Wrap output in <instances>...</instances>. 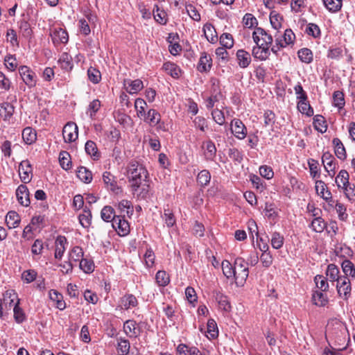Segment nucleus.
Returning <instances> with one entry per match:
<instances>
[{
  "label": "nucleus",
  "mask_w": 355,
  "mask_h": 355,
  "mask_svg": "<svg viewBox=\"0 0 355 355\" xmlns=\"http://www.w3.org/2000/svg\"><path fill=\"white\" fill-rule=\"evenodd\" d=\"M326 337L334 340L338 345H343L349 340V335L346 324L338 319L329 321Z\"/></svg>",
  "instance_id": "f257e3e1"
},
{
  "label": "nucleus",
  "mask_w": 355,
  "mask_h": 355,
  "mask_svg": "<svg viewBox=\"0 0 355 355\" xmlns=\"http://www.w3.org/2000/svg\"><path fill=\"white\" fill-rule=\"evenodd\" d=\"M128 178L131 183L133 193L137 191L143 181L148 177L147 170L136 161H132L128 166Z\"/></svg>",
  "instance_id": "f03ea898"
},
{
  "label": "nucleus",
  "mask_w": 355,
  "mask_h": 355,
  "mask_svg": "<svg viewBox=\"0 0 355 355\" xmlns=\"http://www.w3.org/2000/svg\"><path fill=\"white\" fill-rule=\"evenodd\" d=\"M248 265V263L243 258L237 257L235 259L234 269L236 270L235 283L237 286H241L245 282L249 275Z\"/></svg>",
  "instance_id": "7ed1b4c3"
},
{
  "label": "nucleus",
  "mask_w": 355,
  "mask_h": 355,
  "mask_svg": "<svg viewBox=\"0 0 355 355\" xmlns=\"http://www.w3.org/2000/svg\"><path fill=\"white\" fill-rule=\"evenodd\" d=\"M252 39L256 44H263V46L268 48H270L273 41L272 35L260 27H257L254 29L252 33Z\"/></svg>",
  "instance_id": "20e7f679"
},
{
  "label": "nucleus",
  "mask_w": 355,
  "mask_h": 355,
  "mask_svg": "<svg viewBox=\"0 0 355 355\" xmlns=\"http://www.w3.org/2000/svg\"><path fill=\"white\" fill-rule=\"evenodd\" d=\"M19 73L24 83L28 87H35L36 85L37 76L28 67L23 65L19 67Z\"/></svg>",
  "instance_id": "39448f33"
},
{
  "label": "nucleus",
  "mask_w": 355,
  "mask_h": 355,
  "mask_svg": "<svg viewBox=\"0 0 355 355\" xmlns=\"http://www.w3.org/2000/svg\"><path fill=\"white\" fill-rule=\"evenodd\" d=\"M62 135L65 142L71 143L76 141L78 135L77 125L73 122H68L63 128Z\"/></svg>",
  "instance_id": "423d86ee"
},
{
  "label": "nucleus",
  "mask_w": 355,
  "mask_h": 355,
  "mask_svg": "<svg viewBox=\"0 0 355 355\" xmlns=\"http://www.w3.org/2000/svg\"><path fill=\"white\" fill-rule=\"evenodd\" d=\"M230 129L232 133L238 139L242 140L247 135V128L241 120L234 119L230 123Z\"/></svg>",
  "instance_id": "0eeeda50"
},
{
  "label": "nucleus",
  "mask_w": 355,
  "mask_h": 355,
  "mask_svg": "<svg viewBox=\"0 0 355 355\" xmlns=\"http://www.w3.org/2000/svg\"><path fill=\"white\" fill-rule=\"evenodd\" d=\"M103 181L107 190H110L115 194H119L122 192L121 187L117 185L116 177L110 172L105 171L103 173Z\"/></svg>",
  "instance_id": "6e6552de"
},
{
  "label": "nucleus",
  "mask_w": 355,
  "mask_h": 355,
  "mask_svg": "<svg viewBox=\"0 0 355 355\" xmlns=\"http://www.w3.org/2000/svg\"><path fill=\"white\" fill-rule=\"evenodd\" d=\"M19 175L24 183L26 184L31 182L33 175V168L28 159L23 160L19 164Z\"/></svg>",
  "instance_id": "1a4fd4ad"
},
{
  "label": "nucleus",
  "mask_w": 355,
  "mask_h": 355,
  "mask_svg": "<svg viewBox=\"0 0 355 355\" xmlns=\"http://www.w3.org/2000/svg\"><path fill=\"white\" fill-rule=\"evenodd\" d=\"M112 227L121 236H126L130 232V225L121 215L115 217L114 220L112 221Z\"/></svg>",
  "instance_id": "9d476101"
},
{
  "label": "nucleus",
  "mask_w": 355,
  "mask_h": 355,
  "mask_svg": "<svg viewBox=\"0 0 355 355\" xmlns=\"http://www.w3.org/2000/svg\"><path fill=\"white\" fill-rule=\"evenodd\" d=\"M52 41L55 45L66 44L69 40L67 32L62 28H53L51 33Z\"/></svg>",
  "instance_id": "9b49d317"
},
{
  "label": "nucleus",
  "mask_w": 355,
  "mask_h": 355,
  "mask_svg": "<svg viewBox=\"0 0 355 355\" xmlns=\"http://www.w3.org/2000/svg\"><path fill=\"white\" fill-rule=\"evenodd\" d=\"M123 87L125 91L130 94H135L144 88V84L140 79L134 80L125 79L123 81Z\"/></svg>",
  "instance_id": "f8f14e48"
},
{
  "label": "nucleus",
  "mask_w": 355,
  "mask_h": 355,
  "mask_svg": "<svg viewBox=\"0 0 355 355\" xmlns=\"http://www.w3.org/2000/svg\"><path fill=\"white\" fill-rule=\"evenodd\" d=\"M257 248L262 252L260 256V261L262 266L265 268H269L272 263L273 258L270 252L268 251V245L267 243L257 245Z\"/></svg>",
  "instance_id": "ddd939ff"
},
{
  "label": "nucleus",
  "mask_w": 355,
  "mask_h": 355,
  "mask_svg": "<svg viewBox=\"0 0 355 355\" xmlns=\"http://www.w3.org/2000/svg\"><path fill=\"white\" fill-rule=\"evenodd\" d=\"M263 45V44H256L252 50V56L261 61L267 60L270 55V48Z\"/></svg>",
  "instance_id": "4468645a"
},
{
  "label": "nucleus",
  "mask_w": 355,
  "mask_h": 355,
  "mask_svg": "<svg viewBox=\"0 0 355 355\" xmlns=\"http://www.w3.org/2000/svg\"><path fill=\"white\" fill-rule=\"evenodd\" d=\"M68 242L64 236H58L55 241L54 257L56 259L60 260L66 250V245Z\"/></svg>",
  "instance_id": "2eb2a0df"
},
{
  "label": "nucleus",
  "mask_w": 355,
  "mask_h": 355,
  "mask_svg": "<svg viewBox=\"0 0 355 355\" xmlns=\"http://www.w3.org/2000/svg\"><path fill=\"white\" fill-rule=\"evenodd\" d=\"M16 196L19 204L22 206H29L31 202L29 198V191L27 187L24 184H20L16 190Z\"/></svg>",
  "instance_id": "dca6fc26"
},
{
  "label": "nucleus",
  "mask_w": 355,
  "mask_h": 355,
  "mask_svg": "<svg viewBox=\"0 0 355 355\" xmlns=\"http://www.w3.org/2000/svg\"><path fill=\"white\" fill-rule=\"evenodd\" d=\"M336 284V288L340 295H343L345 298L350 294L351 292V283L347 277H342L338 280Z\"/></svg>",
  "instance_id": "f3484780"
},
{
  "label": "nucleus",
  "mask_w": 355,
  "mask_h": 355,
  "mask_svg": "<svg viewBox=\"0 0 355 355\" xmlns=\"http://www.w3.org/2000/svg\"><path fill=\"white\" fill-rule=\"evenodd\" d=\"M123 331L129 338H137L139 336L140 330L137 327L136 321L128 320L123 323Z\"/></svg>",
  "instance_id": "a211bd4d"
},
{
  "label": "nucleus",
  "mask_w": 355,
  "mask_h": 355,
  "mask_svg": "<svg viewBox=\"0 0 355 355\" xmlns=\"http://www.w3.org/2000/svg\"><path fill=\"white\" fill-rule=\"evenodd\" d=\"M275 42L280 45V46H286L289 44H293L295 40V35L291 29H286L284 31L283 36L275 35Z\"/></svg>",
  "instance_id": "6ab92c4d"
},
{
  "label": "nucleus",
  "mask_w": 355,
  "mask_h": 355,
  "mask_svg": "<svg viewBox=\"0 0 355 355\" xmlns=\"http://www.w3.org/2000/svg\"><path fill=\"white\" fill-rule=\"evenodd\" d=\"M211 66L212 60L211 56L205 52L202 53L197 65L198 71L200 73L208 72L210 71Z\"/></svg>",
  "instance_id": "aec40b11"
},
{
  "label": "nucleus",
  "mask_w": 355,
  "mask_h": 355,
  "mask_svg": "<svg viewBox=\"0 0 355 355\" xmlns=\"http://www.w3.org/2000/svg\"><path fill=\"white\" fill-rule=\"evenodd\" d=\"M322 162L327 172L333 177L335 175L336 162L332 155L328 152L323 153Z\"/></svg>",
  "instance_id": "412c9836"
},
{
  "label": "nucleus",
  "mask_w": 355,
  "mask_h": 355,
  "mask_svg": "<svg viewBox=\"0 0 355 355\" xmlns=\"http://www.w3.org/2000/svg\"><path fill=\"white\" fill-rule=\"evenodd\" d=\"M120 306L124 310H128L138 305V300L132 294H125L120 298Z\"/></svg>",
  "instance_id": "4be33fe9"
},
{
  "label": "nucleus",
  "mask_w": 355,
  "mask_h": 355,
  "mask_svg": "<svg viewBox=\"0 0 355 355\" xmlns=\"http://www.w3.org/2000/svg\"><path fill=\"white\" fill-rule=\"evenodd\" d=\"M115 206L117 207L119 211L121 214H122V216L123 217L127 216L128 217L130 218L133 214V205L132 202L128 200H122L119 202L117 205H115Z\"/></svg>",
  "instance_id": "5701e85b"
},
{
  "label": "nucleus",
  "mask_w": 355,
  "mask_h": 355,
  "mask_svg": "<svg viewBox=\"0 0 355 355\" xmlns=\"http://www.w3.org/2000/svg\"><path fill=\"white\" fill-rule=\"evenodd\" d=\"M144 117V121L152 126L158 125L159 128H162L160 125L161 115L154 109H150Z\"/></svg>",
  "instance_id": "b1692460"
},
{
  "label": "nucleus",
  "mask_w": 355,
  "mask_h": 355,
  "mask_svg": "<svg viewBox=\"0 0 355 355\" xmlns=\"http://www.w3.org/2000/svg\"><path fill=\"white\" fill-rule=\"evenodd\" d=\"M178 355H203L198 348L186 344H179L176 348Z\"/></svg>",
  "instance_id": "393cba45"
},
{
  "label": "nucleus",
  "mask_w": 355,
  "mask_h": 355,
  "mask_svg": "<svg viewBox=\"0 0 355 355\" xmlns=\"http://www.w3.org/2000/svg\"><path fill=\"white\" fill-rule=\"evenodd\" d=\"M236 59L239 66L243 69L248 67L252 60L250 54L243 49H239L237 51Z\"/></svg>",
  "instance_id": "a878e982"
},
{
  "label": "nucleus",
  "mask_w": 355,
  "mask_h": 355,
  "mask_svg": "<svg viewBox=\"0 0 355 355\" xmlns=\"http://www.w3.org/2000/svg\"><path fill=\"white\" fill-rule=\"evenodd\" d=\"M3 302L4 303L5 309L6 310H10L12 307H14L15 301L19 300L17 297V293L14 290L6 291L3 294Z\"/></svg>",
  "instance_id": "bb28decb"
},
{
  "label": "nucleus",
  "mask_w": 355,
  "mask_h": 355,
  "mask_svg": "<svg viewBox=\"0 0 355 355\" xmlns=\"http://www.w3.org/2000/svg\"><path fill=\"white\" fill-rule=\"evenodd\" d=\"M49 298L55 303L56 307L60 310H64L66 308V304L63 300V296L55 290L49 291Z\"/></svg>",
  "instance_id": "cd10ccee"
},
{
  "label": "nucleus",
  "mask_w": 355,
  "mask_h": 355,
  "mask_svg": "<svg viewBox=\"0 0 355 355\" xmlns=\"http://www.w3.org/2000/svg\"><path fill=\"white\" fill-rule=\"evenodd\" d=\"M163 69L174 78H178L181 73L180 68L175 63L167 62L163 64Z\"/></svg>",
  "instance_id": "c85d7f7f"
},
{
  "label": "nucleus",
  "mask_w": 355,
  "mask_h": 355,
  "mask_svg": "<svg viewBox=\"0 0 355 355\" xmlns=\"http://www.w3.org/2000/svg\"><path fill=\"white\" fill-rule=\"evenodd\" d=\"M6 222L8 228H15L20 223V216L16 211H10L6 215Z\"/></svg>",
  "instance_id": "c756f323"
},
{
  "label": "nucleus",
  "mask_w": 355,
  "mask_h": 355,
  "mask_svg": "<svg viewBox=\"0 0 355 355\" xmlns=\"http://www.w3.org/2000/svg\"><path fill=\"white\" fill-rule=\"evenodd\" d=\"M130 344L128 340L120 337L117 338L116 350L119 355H127L130 352Z\"/></svg>",
  "instance_id": "7c9ffc66"
},
{
  "label": "nucleus",
  "mask_w": 355,
  "mask_h": 355,
  "mask_svg": "<svg viewBox=\"0 0 355 355\" xmlns=\"http://www.w3.org/2000/svg\"><path fill=\"white\" fill-rule=\"evenodd\" d=\"M332 142L335 148V154L337 157L340 159H345L346 158V150L340 139L338 138H334Z\"/></svg>",
  "instance_id": "2f4dec72"
},
{
  "label": "nucleus",
  "mask_w": 355,
  "mask_h": 355,
  "mask_svg": "<svg viewBox=\"0 0 355 355\" xmlns=\"http://www.w3.org/2000/svg\"><path fill=\"white\" fill-rule=\"evenodd\" d=\"M22 138L26 144H32L37 139L36 132L32 128L26 127L22 131Z\"/></svg>",
  "instance_id": "473e14b6"
},
{
  "label": "nucleus",
  "mask_w": 355,
  "mask_h": 355,
  "mask_svg": "<svg viewBox=\"0 0 355 355\" xmlns=\"http://www.w3.org/2000/svg\"><path fill=\"white\" fill-rule=\"evenodd\" d=\"M77 177L85 183H90L92 180V173L85 166H80L76 171Z\"/></svg>",
  "instance_id": "72a5a7b5"
},
{
  "label": "nucleus",
  "mask_w": 355,
  "mask_h": 355,
  "mask_svg": "<svg viewBox=\"0 0 355 355\" xmlns=\"http://www.w3.org/2000/svg\"><path fill=\"white\" fill-rule=\"evenodd\" d=\"M58 63L62 69L70 71L73 68L72 58L68 53H63L60 55Z\"/></svg>",
  "instance_id": "f704fd0d"
},
{
  "label": "nucleus",
  "mask_w": 355,
  "mask_h": 355,
  "mask_svg": "<svg viewBox=\"0 0 355 355\" xmlns=\"http://www.w3.org/2000/svg\"><path fill=\"white\" fill-rule=\"evenodd\" d=\"M342 269L345 276L348 278L351 277L355 279V266L354 264L349 260L345 259L342 263Z\"/></svg>",
  "instance_id": "c9c22d12"
},
{
  "label": "nucleus",
  "mask_w": 355,
  "mask_h": 355,
  "mask_svg": "<svg viewBox=\"0 0 355 355\" xmlns=\"http://www.w3.org/2000/svg\"><path fill=\"white\" fill-rule=\"evenodd\" d=\"M324 291H315L312 295V301L314 304L318 306H324L327 304L328 299Z\"/></svg>",
  "instance_id": "e433bc0d"
},
{
  "label": "nucleus",
  "mask_w": 355,
  "mask_h": 355,
  "mask_svg": "<svg viewBox=\"0 0 355 355\" xmlns=\"http://www.w3.org/2000/svg\"><path fill=\"white\" fill-rule=\"evenodd\" d=\"M313 125L314 128L321 133L325 132L327 130L326 121L322 115L317 114L313 117Z\"/></svg>",
  "instance_id": "4c0bfd02"
},
{
  "label": "nucleus",
  "mask_w": 355,
  "mask_h": 355,
  "mask_svg": "<svg viewBox=\"0 0 355 355\" xmlns=\"http://www.w3.org/2000/svg\"><path fill=\"white\" fill-rule=\"evenodd\" d=\"M339 268L334 264L331 263L328 265L326 275L331 282H337L340 279L341 276H339Z\"/></svg>",
  "instance_id": "58836bf2"
},
{
  "label": "nucleus",
  "mask_w": 355,
  "mask_h": 355,
  "mask_svg": "<svg viewBox=\"0 0 355 355\" xmlns=\"http://www.w3.org/2000/svg\"><path fill=\"white\" fill-rule=\"evenodd\" d=\"M85 152L92 156L94 159H98L101 157L100 153L98 150L96 144L93 141L89 140L86 142L85 146Z\"/></svg>",
  "instance_id": "ea45409f"
},
{
  "label": "nucleus",
  "mask_w": 355,
  "mask_h": 355,
  "mask_svg": "<svg viewBox=\"0 0 355 355\" xmlns=\"http://www.w3.org/2000/svg\"><path fill=\"white\" fill-rule=\"evenodd\" d=\"M101 218L105 222H112L114 220L115 215L114 210L111 206H105L101 212Z\"/></svg>",
  "instance_id": "a19ab883"
},
{
  "label": "nucleus",
  "mask_w": 355,
  "mask_h": 355,
  "mask_svg": "<svg viewBox=\"0 0 355 355\" xmlns=\"http://www.w3.org/2000/svg\"><path fill=\"white\" fill-rule=\"evenodd\" d=\"M298 110L302 114L307 116L313 115V109L310 105L308 98L306 101L300 100L297 105Z\"/></svg>",
  "instance_id": "79ce46f5"
},
{
  "label": "nucleus",
  "mask_w": 355,
  "mask_h": 355,
  "mask_svg": "<svg viewBox=\"0 0 355 355\" xmlns=\"http://www.w3.org/2000/svg\"><path fill=\"white\" fill-rule=\"evenodd\" d=\"M204 33L209 42L215 43L217 40V33L214 27L211 24H206L203 28Z\"/></svg>",
  "instance_id": "37998d69"
},
{
  "label": "nucleus",
  "mask_w": 355,
  "mask_h": 355,
  "mask_svg": "<svg viewBox=\"0 0 355 355\" xmlns=\"http://www.w3.org/2000/svg\"><path fill=\"white\" fill-rule=\"evenodd\" d=\"M327 227V223L320 216L315 217L311 222V227L312 230L318 233H321Z\"/></svg>",
  "instance_id": "c03bdc74"
},
{
  "label": "nucleus",
  "mask_w": 355,
  "mask_h": 355,
  "mask_svg": "<svg viewBox=\"0 0 355 355\" xmlns=\"http://www.w3.org/2000/svg\"><path fill=\"white\" fill-rule=\"evenodd\" d=\"M298 57L300 60L304 63L309 64L313 61V56L312 51L307 49L303 48L298 51Z\"/></svg>",
  "instance_id": "a18cd8bd"
},
{
  "label": "nucleus",
  "mask_w": 355,
  "mask_h": 355,
  "mask_svg": "<svg viewBox=\"0 0 355 355\" xmlns=\"http://www.w3.org/2000/svg\"><path fill=\"white\" fill-rule=\"evenodd\" d=\"M222 270L224 275L230 279V278H234L235 279V272L236 270L234 269V266L232 265V263L227 261L224 260L222 262Z\"/></svg>",
  "instance_id": "49530a36"
},
{
  "label": "nucleus",
  "mask_w": 355,
  "mask_h": 355,
  "mask_svg": "<svg viewBox=\"0 0 355 355\" xmlns=\"http://www.w3.org/2000/svg\"><path fill=\"white\" fill-rule=\"evenodd\" d=\"M70 155L66 151H62L59 155V162L61 167L67 171L71 167V162L69 159Z\"/></svg>",
  "instance_id": "de8ad7c7"
},
{
  "label": "nucleus",
  "mask_w": 355,
  "mask_h": 355,
  "mask_svg": "<svg viewBox=\"0 0 355 355\" xmlns=\"http://www.w3.org/2000/svg\"><path fill=\"white\" fill-rule=\"evenodd\" d=\"M324 6L330 12H336L342 7V0H323Z\"/></svg>",
  "instance_id": "09e8293b"
},
{
  "label": "nucleus",
  "mask_w": 355,
  "mask_h": 355,
  "mask_svg": "<svg viewBox=\"0 0 355 355\" xmlns=\"http://www.w3.org/2000/svg\"><path fill=\"white\" fill-rule=\"evenodd\" d=\"M284 242V236L279 233L275 232L271 236V245L275 249H280Z\"/></svg>",
  "instance_id": "8fccbe9b"
},
{
  "label": "nucleus",
  "mask_w": 355,
  "mask_h": 355,
  "mask_svg": "<svg viewBox=\"0 0 355 355\" xmlns=\"http://www.w3.org/2000/svg\"><path fill=\"white\" fill-rule=\"evenodd\" d=\"M84 255L82 248L79 246H74L69 254V259L73 261H80Z\"/></svg>",
  "instance_id": "3c124183"
},
{
  "label": "nucleus",
  "mask_w": 355,
  "mask_h": 355,
  "mask_svg": "<svg viewBox=\"0 0 355 355\" xmlns=\"http://www.w3.org/2000/svg\"><path fill=\"white\" fill-rule=\"evenodd\" d=\"M155 280L159 286H166L170 282L169 275L164 270H159L156 273Z\"/></svg>",
  "instance_id": "603ef678"
},
{
  "label": "nucleus",
  "mask_w": 355,
  "mask_h": 355,
  "mask_svg": "<svg viewBox=\"0 0 355 355\" xmlns=\"http://www.w3.org/2000/svg\"><path fill=\"white\" fill-rule=\"evenodd\" d=\"M305 33L313 38H319L321 36V31L319 26L313 23L308 24Z\"/></svg>",
  "instance_id": "864d4df0"
},
{
  "label": "nucleus",
  "mask_w": 355,
  "mask_h": 355,
  "mask_svg": "<svg viewBox=\"0 0 355 355\" xmlns=\"http://www.w3.org/2000/svg\"><path fill=\"white\" fill-rule=\"evenodd\" d=\"M89 80L94 84L98 83L101 80V73L100 71L94 67H89L87 70Z\"/></svg>",
  "instance_id": "5fc2aeb1"
},
{
  "label": "nucleus",
  "mask_w": 355,
  "mask_h": 355,
  "mask_svg": "<svg viewBox=\"0 0 355 355\" xmlns=\"http://www.w3.org/2000/svg\"><path fill=\"white\" fill-rule=\"evenodd\" d=\"M216 148L215 144L211 141L206 143V150L205 152V159L207 160H214L216 157Z\"/></svg>",
  "instance_id": "6e6d98bb"
},
{
  "label": "nucleus",
  "mask_w": 355,
  "mask_h": 355,
  "mask_svg": "<svg viewBox=\"0 0 355 355\" xmlns=\"http://www.w3.org/2000/svg\"><path fill=\"white\" fill-rule=\"evenodd\" d=\"M211 180V174L208 170L201 171L197 176V182L202 187L207 186Z\"/></svg>",
  "instance_id": "4d7b16f0"
},
{
  "label": "nucleus",
  "mask_w": 355,
  "mask_h": 355,
  "mask_svg": "<svg viewBox=\"0 0 355 355\" xmlns=\"http://www.w3.org/2000/svg\"><path fill=\"white\" fill-rule=\"evenodd\" d=\"M343 55V51L341 47L332 46L327 51V58L331 60H338Z\"/></svg>",
  "instance_id": "13d9d810"
},
{
  "label": "nucleus",
  "mask_w": 355,
  "mask_h": 355,
  "mask_svg": "<svg viewBox=\"0 0 355 355\" xmlns=\"http://www.w3.org/2000/svg\"><path fill=\"white\" fill-rule=\"evenodd\" d=\"M336 182L338 187H344L349 184V174L345 170H341L336 178Z\"/></svg>",
  "instance_id": "bf43d9fd"
},
{
  "label": "nucleus",
  "mask_w": 355,
  "mask_h": 355,
  "mask_svg": "<svg viewBox=\"0 0 355 355\" xmlns=\"http://www.w3.org/2000/svg\"><path fill=\"white\" fill-rule=\"evenodd\" d=\"M314 282L317 288L321 291H327L329 289V284L327 279L323 275H318L314 278Z\"/></svg>",
  "instance_id": "052dcab7"
},
{
  "label": "nucleus",
  "mask_w": 355,
  "mask_h": 355,
  "mask_svg": "<svg viewBox=\"0 0 355 355\" xmlns=\"http://www.w3.org/2000/svg\"><path fill=\"white\" fill-rule=\"evenodd\" d=\"M80 268L86 273H90L94 271V263L91 259L83 258L80 261Z\"/></svg>",
  "instance_id": "680f3d73"
},
{
  "label": "nucleus",
  "mask_w": 355,
  "mask_h": 355,
  "mask_svg": "<svg viewBox=\"0 0 355 355\" xmlns=\"http://www.w3.org/2000/svg\"><path fill=\"white\" fill-rule=\"evenodd\" d=\"M283 17L275 12H272L270 15V21L273 28L278 30L282 27Z\"/></svg>",
  "instance_id": "e2e57ef3"
},
{
  "label": "nucleus",
  "mask_w": 355,
  "mask_h": 355,
  "mask_svg": "<svg viewBox=\"0 0 355 355\" xmlns=\"http://www.w3.org/2000/svg\"><path fill=\"white\" fill-rule=\"evenodd\" d=\"M101 106V105L99 100L95 99L92 101L89 105V107L86 112L87 114L89 115L91 119H93L96 115V113L100 109Z\"/></svg>",
  "instance_id": "0e129e2a"
},
{
  "label": "nucleus",
  "mask_w": 355,
  "mask_h": 355,
  "mask_svg": "<svg viewBox=\"0 0 355 355\" xmlns=\"http://www.w3.org/2000/svg\"><path fill=\"white\" fill-rule=\"evenodd\" d=\"M79 221L83 227H87L91 224L92 214L89 209H84L83 213L79 215Z\"/></svg>",
  "instance_id": "69168bd1"
},
{
  "label": "nucleus",
  "mask_w": 355,
  "mask_h": 355,
  "mask_svg": "<svg viewBox=\"0 0 355 355\" xmlns=\"http://www.w3.org/2000/svg\"><path fill=\"white\" fill-rule=\"evenodd\" d=\"M155 8L156 9L153 10L155 20L160 24H165L167 21L166 12L164 10H160L157 6H155Z\"/></svg>",
  "instance_id": "338daca9"
},
{
  "label": "nucleus",
  "mask_w": 355,
  "mask_h": 355,
  "mask_svg": "<svg viewBox=\"0 0 355 355\" xmlns=\"http://www.w3.org/2000/svg\"><path fill=\"white\" fill-rule=\"evenodd\" d=\"M333 101L335 107L341 109L345 105L344 94L340 91H336L333 94Z\"/></svg>",
  "instance_id": "774afa93"
}]
</instances>
